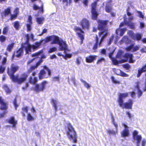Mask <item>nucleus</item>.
Returning <instances> with one entry per match:
<instances>
[{"mask_svg": "<svg viewBox=\"0 0 146 146\" xmlns=\"http://www.w3.org/2000/svg\"><path fill=\"white\" fill-rule=\"evenodd\" d=\"M22 110L23 111L21 112V113L22 115L24 117H25V114L24 113V112H25L26 113H28V107L27 106H26L25 107H23L22 108Z\"/></svg>", "mask_w": 146, "mask_h": 146, "instance_id": "nucleus-35", "label": "nucleus"}, {"mask_svg": "<svg viewBox=\"0 0 146 146\" xmlns=\"http://www.w3.org/2000/svg\"><path fill=\"white\" fill-rule=\"evenodd\" d=\"M113 52L109 53V57L111 59L112 62L113 64L117 65L119 63V62L116 59L112 57V55L113 54Z\"/></svg>", "mask_w": 146, "mask_h": 146, "instance_id": "nucleus-31", "label": "nucleus"}, {"mask_svg": "<svg viewBox=\"0 0 146 146\" xmlns=\"http://www.w3.org/2000/svg\"><path fill=\"white\" fill-rule=\"evenodd\" d=\"M111 79L112 81L114 83H116V84H118L119 83V81H117L115 80L114 77L113 76H112L111 77Z\"/></svg>", "mask_w": 146, "mask_h": 146, "instance_id": "nucleus-60", "label": "nucleus"}, {"mask_svg": "<svg viewBox=\"0 0 146 146\" xmlns=\"http://www.w3.org/2000/svg\"><path fill=\"white\" fill-rule=\"evenodd\" d=\"M36 68H37L35 65L32 66L28 70L27 72L29 74Z\"/></svg>", "mask_w": 146, "mask_h": 146, "instance_id": "nucleus-43", "label": "nucleus"}, {"mask_svg": "<svg viewBox=\"0 0 146 146\" xmlns=\"http://www.w3.org/2000/svg\"><path fill=\"white\" fill-rule=\"evenodd\" d=\"M8 122L9 123L12 124V126L14 127H16L17 123V121L15 120V117L14 116L11 117L8 120Z\"/></svg>", "mask_w": 146, "mask_h": 146, "instance_id": "nucleus-26", "label": "nucleus"}, {"mask_svg": "<svg viewBox=\"0 0 146 146\" xmlns=\"http://www.w3.org/2000/svg\"><path fill=\"white\" fill-rule=\"evenodd\" d=\"M27 119L29 121H32L34 120V118L32 116L30 113H27Z\"/></svg>", "mask_w": 146, "mask_h": 146, "instance_id": "nucleus-41", "label": "nucleus"}, {"mask_svg": "<svg viewBox=\"0 0 146 146\" xmlns=\"http://www.w3.org/2000/svg\"><path fill=\"white\" fill-rule=\"evenodd\" d=\"M2 88L5 90L6 94H9L11 92L12 90L6 84L3 85V86Z\"/></svg>", "mask_w": 146, "mask_h": 146, "instance_id": "nucleus-33", "label": "nucleus"}, {"mask_svg": "<svg viewBox=\"0 0 146 146\" xmlns=\"http://www.w3.org/2000/svg\"><path fill=\"white\" fill-rule=\"evenodd\" d=\"M146 71V64L143 66L141 69L138 70V73L137 75V77H139L141 76V73Z\"/></svg>", "mask_w": 146, "mask_h": 146, "instance_id": "nucleus-32", "label": "nucleus"}, {"mask_svg": "<svg viewBox=\"0 0 146 146\" xmlns=\"http://www.w3.org/2000/svg\"><path fill=\"white\" fill-rule=\"evenodd\" d=\"M105 59L104 58H101L99 59L97 62V63H101L103 61H105Z\"/></svg>", "mask_w": 146, "mask_h": 146, "instance_id": "nucleus-61", "label": "nucleus"}, {"mask_svg": "<svg viewBox=\"0 0 146 146\" xmlns=\"http://www.w3.org/2000/svg\"><path fill=\"white\" fill-rule=\"evenodd\" d=\"M44 20V17H38L36 18V21L38 24H42L43 23Z\"/></svg>", "mask_w": 146, "mask_h": 146, "instance_id": "nucleus-37", "label": "nucleus"}, {"mask_svg": "<svg viewBox=\"0 0 146 146\" xmlns=\"http://www.w3.org/2000/svg\"><path fill=\"white\" fill-rule=\"evenodd\" d=\"M111 6H109L108 4L106 5L105 10L107 13H110L111 11Z\"/></svg>", "mask_w": 146, "mask_h": 146, "instance_id": "nucleus-45", "label": "nucleus"}, {"mask_svg": "<svg viewBox=\"0 0 146 146\" xmlns=\"http://www.w3.org/2000/svg\"><path fill=\"white\" fill-rule=\"evenodd\" d=\"M133 104V101L130 99L129 100V102H126L123 103V102L122 103H121L119 105L120 107L122 108L131 109Z\"/></svg>", "mask_w": 146, "mask_h": 146, "instance_id": "nucleus-11", "label": "nucleus"}, {"mask_svg": "<svg viewBox=\"0 0 146 146\" xmlns=\"http://www.w3.org/2000/svg\"><path fill=\"white\" fill-rule=\"evenodd\" d=\"M125 56L127 58L129 59V62L130 63H134L135 61V60H133L132 59L133 56L131 54L127 53L125 54Z\"/></svg>", "mask_w": 146, "mask_h": 146, "instance_id": "nucleus-30", "label": "nucleus"}, {"mask_svg": "<svg viewBox=\"0 0 146 146\" xmlns=\"http://www.w3.org/2000/svg\"><path fill=\"white\" fill-rule=\"evenodd\" d=\"M97 5V2H95L92 3L91 5L92 19L93 20L96 19L98 15V14L96 11V9Z\"/></svg>", "mask_w": 146, "mask_h": 146, "instance_id": "nucleus-10", "label": "nucleus"}, {"mask_svg": "<svg viewBox=\"0 0 146 146\" xmlns=\"http://www.w3.org/2000/svg\"><path fill=\"white\" fill-rule=\"evenodd\" d=\"M128 39V37L127 36H124L121 41L122 42H126Z\"/></svg>", "mask_w": 146, "mask_h": 146, "instance_id": "nucleus-63", "label": "nucleus"}, {"mask_svg": "<svg viewBox=\"0 0 146 146\" xmlns=\"http://www.w3.org/2000/svg\"><path fill=\"white\" fill-rule=\"evenodd\" d=\"M96 56L90 55L86 57V61L87 62L90 63L92 62L94 60L96 59Z\"/></svg>", "mask_w": 146, "mask_h": 146, "instance_id": "nucleus-28", "label": "nucleus"}, {"mask_svg": "<svg viewBox=\"0 0 146 146\" xmlns=\"http://www.w3.org/2000/svg\"><path fill=\"white\" fill-rule=\"evenodd\" d=\"M52 79L54 81L59 82L60 81L59 76H54L52 78Z\"/></svg>", "mask_w": 146, "mask_h": 146, "instance_id": "nucleus-56", "label": "nucleus"}, {"mask_svg": "<svg viewBox=\"0 0 146 146\" xmlns=\"http://www.w3.org/2000/svg\"><path fill=\"white\" fill-rule=\"evenodd\" d=\"M68 131L67 132V134L69 139H72L73 138L72 136L70 134V133L73 130V128L70 123L68 124Z\"/></svg>", "mask_w": 146, "mask_h": 146, "instance_id": "nucleus-25", "label": "nucleus"}, {"mask_svg": "<svg viewBox=\"0 0 146 146\" xmlns=\"http://www.w3.org/2000/svg\"><path fill=\"white\" fill-rule=\"evenodd\" d=\"M9 30V27L8 26H6L3 29V34L5 35H6L8 32Z\"/></svg>", "mask_w": 146, "mask_h": 146, "instance_id": "nucleus-47", "label": "nucleus"}, {"mask_svg": "<svg viewBox=\"0 0 146 146\" xmlns=\"http://www.w3.org/2000/svg\"><path fill=\"white\" fill-rule=\"evenodd\" d=\"M82 28L84 29H88L89 27V22L85 19L82 20L80 23Z\"/></svg>", "mask_w": 146, "mask_h": 146, "instance_id": "nucleus-23", "label": "nucleus"}, {"mask_svg": "<svg viewBox=\"0 0 146 146\" xmlns=\"http://www.w3.org/2000/svg\"><path fill=\"white\" fill-rule=\"evenodd\" d=\"M11 7H8L5 9L1 13L2 17H6L11 14Z\"/></svg>", "mask_w": 146, "mask_h": 146, "instance_id": "nucleus-18", "label": "nucleus"}, {"mask_svg": "<svg viewBox=\"0 0 146 146\" xmlns=\"http://www.w3.org/2000/svg\"><path fill=\"white\" fill-rule=\"evenodd\" d=\"M74 29L78 37L80 40V44L83 43V41L84 39V32L79 27H75Z\"/></svg>", "mask_w": 146, "mask_h": 146, "instance_id": "nucleus-8", "label": "nucleus"}, {"mask_svg": "<svg viewBox=\"0 0 146 146\" xmlns=\"http://www.w3.org/2000/svg\"><path fill=\"white\" fill-rule=\"evenodd\" d=\"M38 81V78L36 77H34L33 78L32 76L29 77V82L32 84H35Z\"/></svg>", "mask_w": 146, "mask_h": 146, "instance_id": "nucleus-27", "label": "nucleus"}, {"mask_svg": "<svg viewBox=\"0 0 146 146\" xmlns=\"http://www.w3.org/2000/svg\"><path fill=\"white\" fill-rule=\"evenodd\" d=\"M140 84V82L138 81L135 82L136 85L135 86L137 90V94L139 98H140L142 96L143 94L142 92L140 89L139 85Z\"/></svg>", "mask_w": 146, "mask_h": 146, "instance_id": "nucleus-24", "label": "nucleus"}, {"mask_svg": "<svg viewBox=\"0 0 146 146\" xmlns=\"http://www.w3.org/2000/svg\"><path fill=\"white\" fill-rule=\"evenodd\" d=\"M123 66L127 70H128L131 67L130 65L128 64H124L123 65Z\"/></svg>", "mask_w": 146, "mask_h": 146, "instance_id": "nucleus-55", "label": "nucleus"}, {"mask_svg": "<svg viewBox=\"0 0 146 146\" xmlns=\"http://www.w3.org/2000/svg\"><path fill=\"white\" fill-rule=\"evenodd\" d=\"M57 50V48L55 47H53L51 48H50L49 49L48 52L50 53H52L54 52Z\"/></svg>", "mask_w": 146, "mask_h": 146, "instance_id": "nucleus-51", "label": "nucleus"}, {"mask_svg": "<svg viewBox=\"0 0 146 146\" xmlns=\"http://www.w3.org/2000/svg\"><path fill=\"white\" fill-rule=\"evenodd\" d=\"M43 68L38 73V78L40 80L44 78H47L51 75V71L48 67L46 65L43 66Z\"/></svg>", "mask_w": 146, "mask_h": 146, "instance_id": "nucleus-3", "label": "nucleus"}, {"mask_svg": "<svg viewBox=\"0 0 146 146\" xmlns=\"http://www.w3.org/2000/svg\"><path fill=\"white\" fill-rule=\"evenodd\" d=\"M29 86V84L28 82L27 83L25 84V86L22 87V89L23 90H27V88Z\"/></svg>", "mask_w": 146, "mask_h": 146, "instance_id": "nucleus-59", "label": "nucleus"}, {"mask_svg": "<svg viewBox=\"0 0 146 146\" xmlns=\"http://www.w3.org/2000/svg\"><path fill=\"white\" fill-rule=\"evenodd\" d=\"M33 8L34 10H40V12L43 13L44 12V5L43 3H42L40 7L35 4H33Z\"/></svg>", "mask_w": 146, "mask_h": 146, "instance_id": "nucleus-21", "label": "nucleus"}, {"mask_svg": "<svg viewBox=\"0 0 146 146\" xmlns=\"http://www.w3.org/2000/svg\"><path fill=\"white\" fill-rule=\"evenodd\" d=\"M14 27L16 30H18L20 27L19 22V21H16L14 23Z\"/></svg>", "mask_w": 146, "mask_h": 146, "instance_id": "nucleus-44", "label": "nucleus"}, {"mask_svg": "<svg viewBox=\"0 0 146 146\" xmlns=\"http://www.w3.org/2000/svg\"><path fill=\"white\" fill-rule=\"evenodd\" d=\"M126 114L129 118H131L133 117V116L130 113L129 111H126Z\"/></svg>", "mask_w": 146, "mask_h": 146, "instance_id": "nucleus-62", "label": "nucleus"}, {"mask_svg": "<svg viewBox=\"0 0 146 146\" xmlns=\"http://www.w3.org/2000/svg\"><path fill=\"white\" fill-rule=\"evenodd\" d=\"M74 143H76L77 142V136L75 131L74 129Z\"/></svg>", "mask_w": 146, "mask_h": 146, "instance_id": "nucleus-53", "label": "nucleus"}, {"mask_svg": "<svg viewBox=\"0 0 146 146\" xmlns=\"http://www.w3.org/2000/svg\"><path fill=\"white\" fill-rule=\"evenodd\" d=\"M98 29L101 31V32L99 33L100 36L105 37L107 35L108 31L106 28L107 25V21H106L99 20L98 21Z\"/></svg>", "mask_w": 146, "mask_h": 146, "instance_id": "nucleus-4", "label": "nucleus"}, {"mask_svg": "<svg viewBox=\"0 0 146 146\" xmlns=\"http://www.w3.org/2000/svg\"><path fill=\"white\" fill-rule=\"evenodd\" d=\"M5 69V67L3 66V65L0 66V74L3 73Z\"/></svg>", "mask_w": 146, "mask_h": 146, "instance_id": "nucleus-50", "label": "nucleus"}, {"mask_svg": "<svg viewBox=\"0 0 146 146\" xmlns=\"http://www.w3.org/2000/svg\"><path fill=\"white\" fill-rule=\"evenodd\" d=\"M14 14L17 16L19 13V9L18 7H16L14 11Z\"/></svg>", "mask_w": 146, "mask_h": 146, "instance_id": "nucleus-57", "label": "nucleus"}, {"mask_svg": "<svg viewBox=\"0 0 146 146\" xmlns=\"http://www.w3.org/2000/svg\"><path fill=\"white\" fill-rule=\"evenodd\" d=\"M107 133L109 135H115V134L116 133H117V132H116V130L115 131L113 130L110 129L107 130Z\"/></svg>", "mask_w": 146, "mask_h": 146, "instance_id": "nucleus-42", "label": "nucleus"}, {"mask_svg": "<svg viewBox=\"0 0 146 146\" xmlns=\"http://www.w3.org/2000/svg\"><path fill=\"white\" fill-rule=\"evenodd\" d=\"M48 83L46 81H43L40 84H36L33 88L34 91L36 93H39L44 91L46 87V85Z\"/></svg>", "mask_w": 146, "mask_h": 146, "instance_id": "nucleus-5", "label": "nucleus"}, {"mask_svg": "<svg viewBox=\"0 0 146 146\" xmlns=\"http://www.w3.org/2000/svg\"><path fill=\"white\" fill-rule=\"evenodd\" d=\"M129 35L134 40H141L142 37V35L139 33L134 34L132 31H130L129 32Z\"/></svg>", "mask_w": 146, "mask_h": 146, "instance_id": "nucleus-13", "label": "nucleus"}, {"mask_svg": "<svg viewBox=\"0 0 146 146\" xmlns=\"http://www.w3.org/2000/svg\"><path fill=\"white\" fill-rule=\"evenodd\" d=\"M25 36L26 38V40L25 42L21 44V45H23L25 46V44H27V45L29 44H31L29 42L30 38H31L32 40L34 39V36L33 34L31 33L30 35V36L28 34H27L25 35Z\"/></svg>", "mask_w": 146, "mask_h": 146, "instance_id": "nucleus-15", "label": "nucleus"}, {"mask_svg": "<svg viewBox=\"0 0 146 146\" xmlns=\"http://www.w3.org/2000/svg\"><path fill=\"white\" fill-rule=\"evenodd\" d=\"M51 41V44H57L59 45L60 50H64L65 52L67 50V44L66 41H64L62 40H60L59 38L55 35L47 36L45 39H41L38 42H40L41 45L43 41L44 43L45 44Z\"/></svg>", "mask_w": 146, "mask_h": 146, "instance_id": "nucleus-2", "label": "nucleus"}, {"mask_svg": "<svg viewBox=\"0 0 146 146\" xmlns=\"http://www.w3.org/2000/svg\"><path fill=\"white\" fill-rule=\"evenodd\" d=\"M134 43H132L129 46L127 47L126 49V50L127 51H130L131 49H133V51H135L139 49V45H137L134 47Z\"/></svg>", "mask_w": 146, "mask_h": 146, "instance_id": "nucleus-22", "label": "nucleus"}, {"mask_svg": "<svg viewBox=\"0 0 146 146\" xmlns=\"http://www.w3.org/2000/svg\"><path fill=\"white\" fill-rule=\"evenodd\" d=\"M80 81L82 82L84 86L87 88V89L90 88L91 87V86L87 82L84 80L82 79L80 80Z\"/></svg>", "mask_w": 146, "mask_h": 146, "instance_id": "nucleus-39", "label": "nucleus"}, {"mask_svg": "<svg viewBox=\"0 0 146 146\" xmlns=\"http://www.w3.org/2000/svg\"><path fill=\"white\" fill-rule=\"evenodd\" d=\"M19 68L18 66L15 63H12L11 64L10 68H8L7 73L13 82L20 84L26 81L28 75L27 73L25 72L21 74L19 77L18 75L15 76L14 74Z\"/></svg>", "mask_w": 146, "mask_h": 146, "instance_id": "nucleus-1", "label": "nucleus"}, {"mask_svg": "<svg viewBox=\"0 0 146 146\" xmlns=\"http://www.w3.org/2000/svg\"><path fill=\"white\" fill-rule=\"evenodd\" d=\"M27 22L29 23L27 24L26 27H27V32L30 31L31 29V25L33 24L32 17L31 15L28 16Z\"/></svg>", "mask_w": 146, "mask_h": 146, "instance_id": "nucleus-17", "label": "nucleus"}, {"mask_svg": "<svg viewBox=\"0 0 146 146\" xmlns=\"http://www.w3.org/2000/svg\"><path fill=\"white\" fill-rule=\"evenodd\" d=\"M7 61V58L6 57H4L3 58V60L1 61V65H4L6 63Z\"/></svg>", "mask_w": 146, "mask_h": 146, "instance_id": "nucleus-52", "label": "nucleus"}, {"mask_svg": "<svg viewBox=\"0 0 146 146\" xmlns=\"http://www.w3.org/2000/svg\"><path fill=\"white\" fill-rule=\"evenodd\" d=\"M60 1H62L63 4L65 3L66 5H67L68 4H70L72 0H59Z\"/></svg>", "mask_w": 146, "mask_h": 146, "instance_id": "nucleus-48", "label": "nucleus"}, {"mask_svg": "<svg viewBox=\"0 0 146 146\" xmlns=\"http://www.w3.org/2000/svg\"><path fill=\"white\" fill-rule=\"evenodd\" d=\"M129 9L127 10V15L129 17L128 20H127L126 17H124V21L127 26H129L130 28L133 29L135 28V24L131 21V20L133 19V17L131 16L132 14L128 11Z\"/></svg>", "mask_w": 146, "mask_h": 146, "instance_id": "nucleus-6", "label": "nucleus"}, {"mask_svg": "<svg viewBox=\"0 0 146 146\" xmlns=\"http://www.w3.org/2000/svg\"><path fill=\"white\" fill-rule=\"evenodd\" d=\"M14 44L12 43L10 44H9L7 46L6 50L9 52H10L13 48L14 46Z\"/></svg>", "mask_w": 146, "mask_h": 146, "instance_id": "nucleus-40", "label": "nucleus"}, {"mask_svg": "<svg viewBox=\"0 0 146 146\" xmlns=\"http://www.w3.org/2000/svg\"><path fill=\"white\" fill-rule=\"evenodd\" d=\"M43 53V50L42 49L37 52L32 54L31 55V56L33 57L35 56H39L41 54H42Z\"/></svg>", "mask_w": 146, "mask_h": 146, "instance_id": "nucleus-38", "label": "nucleus"}, {"mask_svg": "<svg viewBox=\"0 0 146 146\" xmlns=\"http://www.w3.org/2000/svg\"><path fill=\"white\" fill-rule=\"evenodd\" d=\"M25 47V46H21L17 50L14 51L16 54V57L17 58H20L23 54V48Z\"/></svg>", "mask_w": 146, "mask_h": 146, "instance_id": "nucleus-14", "label": "nucleus"}, {"mask_svg": "<svg viewBox=\"0 0 146 146\" xmlns=\"http://www.w3.org/2000/svg\"><path fill=\"white\" fill-rule=\"evenodd\" d=\"M122 125L124 127V129L121 132L122 137H124L128 136L129 134V127L124 123H122Z\"/></svg>", "mask_w": 146, "mask_h": 146, "instance_id": "nucleus-12", "label": "nucleus"}, {"mask_svg": "<svg viewBox=\"0 0 146 146\" xmlns=\"http://www.w3.org/2000/svg\"><path fill=\"white\" fill-rule=\"evenodd\" d=\"M126 30L127 29L126 28L122 29H117L116 31V34L117 35H118V33H119V35L121 36H122L124 33H125V31H126Z\"/></svg>", "mask_w": 146, "mask_h": 146, "instance_id": "nucleus-29", "label": "nucleus"}, {"mask_svg": "<svg viewBox=\"0 0 146 146\" xmlns=\"http://www.w3.org/2000/svg\"><path fill=\"white\" fill-rule=\"evenodd\" d=\"M51 102L53 106L54 107L55 111H57V102L56 100L54 99H52L51 100Z\"/></svg>", "mask_w": 146, "mask_h": 146, "instance_id": "nucleus-34", "label": "nucleus"}, {"mask_svg": "<svg viewBox=\"0 0 146 146\" xmlns=\"http://www.w3.org/2000/svg\"><path fill=\"white\" fill-rule=\"evenodd\" d=\"M67 50L66 51V52H65L64 50V54H65V55L63 57L66 60L68 58H70L72 56V54H68L66 53L68 51H69V50L68 49L67 46Z\"/></svg>", "mask_w": 146, "mask_h": 146, "instance_id": "nucleus-36", "label": "nucleus"}, {"mask_svg": "<svg viewBox=\"0 0 146 146\" xmlns=\"http://www.w3.org/2000/svg\"><path fill=\"white\" fill-rule=\"evenodd\" d=\"M6 37L3 35L0 36V42L1 43L4 42L6 40Z\"/></svg>", "mask_w": 146, "mask_h": 146, "instance_id": "nucleus-46", "label": "nucleus"}, {"mask_svg": "<svg viewBox=\"0 0 146 146\" xmlns=\"http://www.w3.org/2000/svg\"><path fill=\"white\" fill-rule=\"evenodd\" d=\"M146 143V140L143 139L142 141L141 144L142 146H145Z\"/></svg>", "mask_w": 146, "mask_h": 146, "instance_id": "nucleus-64", "label": "nucleus"}, {"mask_svg": "<svg viewBox=\"0 0 146 146\" xmlns=\"http://www.w3.org/2000/svg\"><path fill=\"white\" fill-rule=\"evenodd\" d=\"M0 104L1 106L0 109L1 110H6L8 108V106L7 103L4 102V99L2 97L0 96Z\"/></svg>", "mask_w": 146, "mask_h": 146, "instance_id": "nucleus-19", "label": "nucleus"}, {"mask_svg": "<svg viewBox=\"0 0 146 146\" xmlns=\"http://www.w3.org/2000/svg\"><path fill=\"white\" fill-rule=\"evenodd\" d=\"M40 42H36L35 43V45L29 44L26 47L24 48L26 54H29V52H31V49H33V51H34L40 48Z\"/></svg>", "mask_w": 146, "mask_h": 146, "instance_id": "nucleus-7", "label": "nucleus"}, {"mask_svg": "<svg viewBox=\"0 0 146 146\" xmlns=\"http://www.w3.org/2000/svg\"><path fill=\"white\" fill-rule=\"evenodd\" d=\"M11 17L10 18V19L11 20H12L13 19H16L17 17V16L15 14H11Z\"/></svg>", "mask_w": 146, "mask_h": 146, "instance_id": "nucleus-54", "label": "nucleus"}, {"mask_svg": "<svg viewBox=\"0 0 146 146\" xmlns=\"http://www.w3.org/2000/svg\"><path fill=\"white\" fill-rule=\"evenodd\" d=\"M13 104L15 106V109L16 110L17 109V107H18V105H17V103L16 98L14 99L13 102Z\"/></svg>", "mask_w": 146, "mask_h": 146, "instance_id": "nucleus-58", "label": "nucleus"}, {"mask_svg": "<svg viewBox=\"0 0 146 146\" xmlns=\"http://www.w3.org/2000/svg\"><path fill=\"white\" fill-rule=\"evenodd\" d=\"M138 132L134 131L133 133V142L136 143L137 146H140V144L141 140L142 137L141 135H138Z\"/></svg>", "mask_w": 146, "mask_h": 146, "instance_id": "nucleus-9", "label": "nucleus"}, {"mask_svg": "<svg viewBox=\"0 0 146 146\" xmlns=\"http://www.w3.org/2000/svg\"><path fill=\"white\" fill-rule=\"evenodd\" d=\"M112 121L113 124L114 125L115 129H116V132H117V130L118 129V125L117 123L114 121V118L113 117H111Z\"/></svg>", "mask_w": 146, "mask_h": 146, "instance_id": "nucleus-49", "label": "nucleus"}, {"mask_svg": "<svg viewBox=\"0 0 146 146\" xmlns=\"http://www.w3.org/2000/svg\"><path fill=\"white\" fill-rule=\"evenodd\" d=\"M128 94L127 93H120L119 95L118 98L117 99V102L118 104H119L123 102V99L128 96Z\"/></svg>", "mask_w": 146, "mask_h": 146, "instance_id": "nucleus-16", "label": "nucleus"}, {"mask_svg": "<svg viewBox=\"0 0 146 146\" xmlns=\"http://www.w3.org/2000/svg\"><path fill=\"white\" fill-rule=\"evenodd\" d=\"M101 38L100 42H99V40L98 37L97 36L96 38V43L94 45L93 47V49L94 50V52H96L95 50L97 48L98 46H100L102 42L103 41V40L105 37H104L101 36Z\"/></svg>", "mask_w": 146, "mask_h": 146, "instance_id": "nucleus-20", "label": "nucleus"}]
</instances>
